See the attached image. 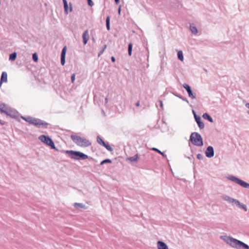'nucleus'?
Returning a JSON list of instances; mask_svg holds the SVG:
<instances>
[{"label":"nucleus","instance_id":"6ab92c4d","mask_svg":"<svg viewBox=\"0 0 249 249\" xmlns=\"http://www.w3.org/2000/svg\"><path fill=\"white\" fill-rule=\"evenodd\" d=\"M175 96L178 97L179 98L181 99L182 100L186 102L187 103H189L188 100L185 97H183L179 94L177 92H173L172 93Z\"/></svg>","mask_w":249,"mask_h":249},{"label":"nucleus","instance_id":"f03ea898","mask_svg":"<svg viewBox=\"0 0 249 249\" xmlns=\"http://www.w3.org/2000/svg\"><path fill=\"white\" fill-rule=\"evenodd\" d=\"M21 118L30 124H33L37 127H41L43 128H47L49 125L48 123L40 119L31 116H21Z\"/></svg>","mask_w":249,"mask_h":249},{"label":"nucleus","instance_id":"de8ad7c7","mask_svg":"<svg viewBox=\"0 0 249 249\" xmlns=\"http://www.w3.org/2000/svg\"><path fill=\"white\" fill-rule=\"evenodd\" d=\"M136 107H139L140 106V101H138L135 104Z\"/></svg>","mask_w":249,"mask_h":249},{"label":"nucleus","instance_id":"f704fd0d","mask_svg":"<svg viewBox=\"0 0 249 249\" xmlns=\"http://www.w3.org/2000/svg\"><path fill=\"white\" fill-rule=\"evenodd\" d=\"M61 64L64 66L65 64V57L61 56Z\"/></svg>","mask_w":249,"mask_h":249},{"label":"nucleus","instance_id":"ddd939ff","mask_svg":"<svg viewBox=\"0 0 249 249\" xmlns=\"http://www.w3.org/2000/svg\"><path fill=\"white\" fill-rule=\"evenodd\" d=\"M7 81V73L6 71H3L1 73L0 79V85H1L3 82H6Z\"/></svg>","mask_w":249,"mask_h":249},{"label":"nucleus","instance_id":"2f4dec72","mask_svg":"<svg viewBox=\"0 0 249 249\" xmlns=\"http://www.w3.org/2000/svg\"><path fill=\"white\" fill-rule=\"evenodd\" d=\"M32 59H33V61L35 62H36L38 61V55L36 53H35L33 54Z\"/></svg>","mask_w":249,"mask_h":249},{"label":"nucleus","instance_id":"b1692460","mask_svg":"<svg viewBox=\"0 0 249 249\" xmlns=\"http://www.w3.org/2000/svg\"><path fill=\"white\" fill-rule=\"evenodd\" d=\"M133 44L132 43H129L128 45V54L129 56H131L132 52Z\"/></svg>","mask_w":249,"mask_h":249},{"label":"nucleus","instance_id":"6e6d98bb","mask_svg":"<svg viewBox=\"0 0 249 249\" xmlns=\"http://www.w3.org/2000/svg\"><path fill=\"white\" fill-rule=\"evenodd\" d=\"M1 85H0V88H1Z\"/></svg>","mask_w":249,"mask_h":249},{"label":"nucleus","instance_id":"c756f323","mask_svg":"<svg viewBox=\"0 0 249 249\" xmlns=\"http://www.w3.org/2000/svg\"><path fill=\"white\" fill-rule=\"evenodd\" d=\"M112 162V160L109 159H106L105 160H103L100 162V165H103L105 163H111Z\"/></svg>","mask_w":249,"mask_h":249},{"label":"nucleus","instance_id":"3c124183","mask_svg":"<svg viewBox=\"0 0 249 249\" xmlns=\"http://www.w3.org/2000/svg\"><path fill=\"white\" fill-rule=\"evenodd\" d=\"M72 7H71V4H70V11L71 12V11H72Z\"/></svg>","mask_w":249,"mask_h":249},{"label":"nucleus","instance_id":"4be33fe9","mask_svg":"<svg viewBox=\"0 0 249 249\" xmlns=\"http://www.w3.org/2000/svg\"><path fill=\"white\" fill-rule=\"evenodd\" d=\"M17 53L16 52H14L11 53L9 55V60L11 61H15L17 58Z\"/></svg>","mask_w":249,"mask_h":249},{"label":"nucleus","instance_id":"79ce46f5","mask_svg":"<svg viewBox=\"0 0 249 249\" xmlns=\"http://www.w3.org/2000/svg\"><path fill=\"white\" fill-rule=\"evenodd\" d=\"M111 60L112 62H115L116 61L115 58L114 56H111Z\"/></svg>","mask_w":249,"mask_h":249},{"label":"nucleus","instance_id":"72a5a7b5","mask_svg":"<svg viewBox=\"0 0 249 249\" xmlns=\"http://www.w3.org/2000/svg\"><path fill=\"white\" fill-rule=\"evenodd\" d=\"M239 208L243 209L245 212L247 211V206L245 204H244L243 203H241V204L239 206Z\"/></svg>","mask_w":249,"mask_h":249},{"label":"nucleus","instance_id":"f3484780","mask_svg":"<svg viewBox=\"0 0 249 249\" xmlns=\"http://www.w3.org/2000/svg\"><path fill=\"white\" fill-rule=\"evenodd\" d=\"M73 206L77 209H86L87 208L86 206L85 205H84L83 203H74L73 204Z\"/></svg>","mask_w":249,"mask_h":249},{"label":"nucleus","instance_id":"ea45409f","mask_svg":"<svg viewBox=\"0 0 249 249\" xmlns=\"http://www.w3.org/2000/svg\"><path fill=\"white\" fill-rule=\"evenodd\" d=\"M194 116L195 120H196L197 118H199V117H200L199 115H197L196 113L195 114V115H194Z\"/></svg>","mask_w":249,"mask_h":249},{"label":"nucleus","instance_id":"9d476101","mask_svg":"<svg viewBox=\"0 0 249 249\" xmlns=\"http://www.w3.org/2000/svg\"><path fill=\"white\" fill-rule=\"evenodd\" d=\"M205 153L206 156L208 158H211L213 157L214 155V151L213 147L212 146H208Z\"/></svg>","mask_w":249,"mask_h":249},{"label":"nucleus","instance_id":"5fc2aeb1","mask_svg":"<svg viewBox=\"0 0 249 249\" xmlns=\"http://www.w3.org/2000/svg\"><path fill=\"white\" fill-rule=\"evenodd\" d=\"M146 49H147V53H148V50L147 48Z\"/></svg>","mask_w":249,"mask_h":249},{"label":"nucleus","instance_id":"5701e85b","mask_svg":"<svg viewBox=\"0 0 249 249\" xmlns=\"http://www.w3.org/2000/svg\"><path fill=\"white\" fill-rule=\"evenodd\" d=\"M151 150L153 151H156V152H158V153L160 154V155H162V156L163 157L166 158V155L163 152H161L160 150L158 148H155V147H153L151 148Z\"/></svg>","mask_w":249,"mask_h":249},{"label":"nucleus","instance_id":"0eeeda50","mask_svg":"<svg viewBox=\"0 0 249 249\" xmlns=\"http://www.w3.org/2000/svg\"><path fill=\"white\" fill-rule=\"evenodd\" d=\"M227 178L231 181L234 182L240 186L245 188H249V183L244 180L234 176L233 175H229Z\"/></svg>","mask_w":249,"mask_h":249},{"label":"nucleus","instance_id":"39448f33","mask_svg":"<svg viewBox=\"0 0 249 249\" xmlns=\"http://www.w3.org/2000/svg\"><path fill=\"white\" fill-rule=\"evenodd\" d=\"M189 141L192 143L196 146H202L203 145V139L198 132H193L190 136Z\"/></svg>","mask_w":249,"mask_h":249},{"label":"nucleus","instance_id":"c03bdc74","mask_svg":"<svg viewBox=\"0 0 249 249\" xmlns=\"http://www.w3.org/2000/svg\"><path fill=\"white\" fill-rule=\"evenodd\" d=\"M160 107L161 108H162L163 107V104H162V102L161 101H160Z\"/></svg>","mask_w":249,"mask_h":249},{"label":"nucleus","instance_id":"20e7f679","mask_svg":"<svg viewBox=\"0 0 249 249\" xmlns=\"http://www.w3.org/2000/svg\"><path fill=\"white\" fill-rule=\"evenodd\" d=\"M65 153L72 159L75 160H84L89 158L88 155L77 151L66 150Z\"/></svg>","mask_w":249,"mask_h":249},{"label":"nucleus","instance_id":"8fccbe9b","mask_svg":"<svg viewBox=\"0 0 249 249\" xmlns=\"http://www.w3.org/2000/svg\"><path fill=\"white\" fill-rule=\"evenodd\" d=\"M105 101V103H107L108 102V99H107V98H106Z\"/></svg>","mask_w":249,"mask_h":249},{"label":"nucleus","instance_id":"c9c22d12","mask_svg":"<svg viewBox=\"0 0 249 249\" xmlns=\"http://www.w3.org/2000/svg\"><path fill=\"white\" fill-rule=\"evenodd\" d=\"M64 11H65V13L66 14H68V4L64 5Z\"/></svg>","mask_w":249,"mask_h":249},{"label":"nucleus","instance_id":"bb28decb","mask_svg":"<svg viewBox=\"0 0 249 249\" xmlns=\"http://www.w3.org/2000/svg\"><path fill=\"white\" fill-rule=\"evenodd\" d=\"M188 96L191 99H195L196 98V94L192 91V90L188 91Z\"/></svg>","mask_w":249,"mask_h":249},{"label":"nucleus","instance_id":"473e14b6","mask_svg":"<svg viewBox=\"0 0 249 249\" xmlns=\"http://www.w3.org/2000/svg\"><path fill=\"white\" fill-rule=\"evenodd\" d=\"M107 47V45H104L103 46L102 49L98 53V57L100 56L103 53L105 50L106 49Z\"/></svg>","mask_w":249,"mask_h":249},{"label":"nucleus","instance_id":"4d7b16f0","mask_svg":"<svg viewBox=\"0 0 249 249\" xmlns=\"http://www.w3.org/2000/svg\"><path fill=\"white\" fill-rule=\"evenodd\" d=\"M12 0L13 1V0Z\"/></svg>","mask_w":249,"mask_h":249},{"label":"nucleus","instance_id":"6e6552de","mask_svg":"<svg viewBox=\"0 0 249 249\" xmlns=\"http://www.w3.org/2000/svg\"><path fill=\"white\" fill-rule=\"evenodd\" d=\"M221 197L223 200L228 201L229 203H231L232 205L235 204L238 207L241 203L238 200L231 198L227 195H223L221 196Z\"/></svg>","mask_w":249,"mask_h":249},{"label":"nucleus","instance_id":"9b49d317","mask_svg":"<svg viewBox=\"0 0 249 249\" xmlns=\"http://www.w3.org/2000/svg\"><path fill=\"white\" fill-rule=\"evenodd\" d=\"M82 38L84 44H87L89 38L88 30H86L83 32L82 34Z\"/></svg>","mask_w":249,"mask_h":249},{"label":"nucleus","instance_id":"e433bc0d","mask_svg":"<svg viewBox=\"0 0 249 249\" xmlns=\"http://www.w3.org/2000/svg\"><path fill=\"white\" fill-rule=\"evenodd\" d=\"M196 157H197V159L198 160H203V156L202 155H201V154H198L197 155H196Z\"/></svg>","mask_w":249,"mask_h":249},{"label":"nucleus","instance_id":"58836bf2","mask_svg":"<svg viewBox=\"0 0 249 249\" xmlns=\"http://www.w3.org/2000/svg\"><path fill=\"white\" fill-rule=\"evenodd\" d=\"M75 74H73L71 76V81L72 83H73L75 80Z\"/></svg>","mask_w":249,"mask_h":249},{"label":"nucleus","instance_id":"4c0bfd02","mask_svg":"<svg viewBox=\"0 0 249 249\" xmlns=\"http://www.w3.org/2000/svg\"><path fill=\"white\" fill-rule=\"evenodd\" d=\"M88 5L90 6H92L94 5V3L92 0H87Z\"/></svg>","mask_w":249,"mask_h":249},{"label":"nucleus","instance_id":"7ed1b4c3","mask_svg":"<svg viewBox=\"0 0 249 249\" xmlns=\"http://www.w3.org/2000/svg\"><path fill=\"white\" fill-rule=\"evenodd\" d=\"M71 139L74 143L80 147H87L91 144L89 141L86 138L76 135H71Z\"/></svg>","mask_w":249,"mask_h":249},{"label":"nucleus","instance_id":"423d86ee","mask_svg":"<svg viewBox=\"0 0 249 249\" xmlns=\"http://www.w3.org/2000/svg\"><path fill=\"white\" fill-rule=\"evenodd\" d=\"M39 139L42 142H43V143H45L46 145L50 146L51 149H54L56 151H58V149L56 148L53 141L51 139V138L49 136L42 135L39 137Z\"/></svg>","mask_w":249,"mask_h":249},{"label":"nucleus","instance_id":"a19ab883","mask_svg":"<svg viewBox=\"0 0 249 249\" xmlns=\"http://www.w3.org/2000/svg\"><path fill=\"white\" fill-rule=\"evenodd\" d=\"M194 116L195 120H196L197 118H199V117H200L199 115H197L196 113L195 114V115H194Z\"/></svg>","mask_w":249,"mask_h":249},{"label":"nucleus","instance_id":"c85d7f7f","mask_svg":"<svg viewBox=\"0 0 249 249\" xmlns=\"http://www.w3.org/2000/svg\"><path fill=\"white\" fill-rule=\"evenodd\" d=\"M182 87L186 89L187 92L192 90L191 87L186 83L183 84Z\"/></svg>","mask_w":249,"mask_h":249},{"label":"nucleus","instance_id":"49530a36","mask_svg":"<svg viewBox=\"0 0 249 249\" xmlns=\"http://www.w3.org/2000/svg\"><path fill=\"white\" fill-rule=\"evenodd\" d=\"M63 0V2L64 3V5L68 4L67 0Z\"/></svg>","mask_w":249,"mask_h":249},{"label":"nucleus","instance_id":"37998d69","mask_svg":"<svg viewBox=\"0 0 249 249\" xmlns=\"http://www.w3.org/2000/svg\"><path fill=\"white\" fill-rule=\"evenodd\" d=\"M246 107L249 109V103H247L246 104ZM247 112L249 115V111H247Z\"/></svg>","mask_w":249,"mask_h":249},{"label":"nucleus","instance_id":"a211bd4d","mask_svg":"<svg viewBox=\"0 0 249 249\" xmlns=\"http://www.w3.org/2000/svg\"><path fill=\"white\" fill-rule=\"evenodd\" d=\"M138 154H136L134 156H132V157H130L129 158H128L127 159V160L131 162H136L137 161L138 159Z\"/></svg>","mask_w":249,"mask_h":249},{"label":"nucleus","instance_id":"09e8293b","mask_svg":"<svg viewBox=\"0 0 249 249\" xmlns=\"http://www.w3.org/2000/svg\"><path fill=\"white\" fill-rule=\"evenodd\" d=\"M114 1L116 4H118L120 2V0H114Z\"/></svg>","mask_w":249,"mask_h":249},{"label":"nucleus","instance_id":"f8f14e48","mask_svg":"<svg viewBox=\"0 0 249 249\" xmlns=\"http://www.w3.org/2000/svg\"><path fill=\"white\" fill-rule=\"evenodd\" d=\"M158 249H169L168 246L163 241H158L157 242Z\"/></svg>","mask_w":249,"mask_h":249},{"label":"nucleus","instance_id":"dca6fc26","mask_svg":"<svg viewBox=\"0 0 249 249\" xmlns=\"http://www.w3.org/2000/svg\"><path fill=\"white\" fill-rule=\"evenodd\" d=\"M202 117L211 123L213 122V119L208 113H204L202 115Z\"/></svg>","mask_w":249,"mask_h":249},{"label":"nucleus","instance_id":"864d4df0","mask_svg":"<svg viewBox=\"0 0 249 249\" xmlns=\"http://www.w3.org/2000/svg\"><path fill=\"white\" fill-rule=\"evenodd\" d=\"M92 40L93 41V42L95 41V39L93 37H92Z\"/></svg>","mask_w":249,"mask_h":249},{"label":"nucleus","instance_id":"412c9836","mask_svg":"<svg viewBox=\"0 0 249 249\" xmlns=\"http://www.w3.org/2000/svg\"><path fill=\"white\" fill-rule=\"evenodd\" d=\"M110 16H108L107 17L106 20L107 29V31H108L110 30Z\"/></svg>","mask_w":249,"mask_h":249},{"label":"nucleus","instance_id":"f257e3e1","mask_svg":"<svg viewBox=\"0 0 249 249\" xmlns=\"http://www.w3.org/2000/svg\"><path fill=\"white\" fill-rule=\"evenodd\" d=\"M220 238L231 247L236 249H249V246L242 241L228 236H221Z\"/></svg>","mask_w":249,"mask_h":249},{"label":"nucleus","instance_id":"1a4fd4ad","mask_svg":"<svg viewBox=\"0 0 249 249\" xmlns=\"http://www.w3.org/2000/svg\"><path fill=\"white\" fill-rule=\"evenodd\" d=\"M7 116H9L12 118L17 119L18 117L19 113L15 109H12L10 107H8L5 113Z\"/></svg>","mask_w":249,"mask_h":249},{"label":"nucleus","instance_id":"393cba45","mask_svg":"<svg viewBox=\"0 0 249 249\" xmlns=\"http://www.w3.org/2000/svg\"><path fill=\"white\" fill-rule=\"evenodd\" d=\"M97 142L98 144L103 146L106 143L99 136L97 137Z\"/></svg>","mask_w":249,"mask_h":249},{"label":"nucleus","instance_id":"a18cd8bd","mask_svg":"<svg viewBox=\"0 0 249 249\" xmlns=\"http://www.w3.org/2000/svg\"><path fill=\"white\" fill-rule=\"evenodd\" d=\"M121 6H120L118 8V13L119 15L121 14Z\"/></svg>","mask_w":249,"mask_h":249},{"label":"nucleus","instance_id":"a878e982","mask_svg":"<svg viewBox=\"0 0 249 249\" xmlns=\"http://www.w3.org/2000/svg\"><path fill=\"white\" fill-rule=\"evenodd\" d=\"M178 59L182 61L183 60L184 57H183V54L182 51H179L178 53Z\"/></svg>","mask_w":249,"mask_h":249},{"label":"nucleus","instance_id":"cd10ccee","mask_svg":"<svg viewBox=\"0 0 249 249\" xmlns=\"http://www.w3.org/2000/svg\"><path fill=\"white\" fill-rule=\"evenodd\" d=\"M103 146L105 147L108 151L110 152H111L113 150V149L108 143L106 142Z\"/></svg>","mask_w":249,"mask_h":249},{"label":"nucleus","instance_id":"2eb2a0df","mask_svg":"<svg viewBox=\"0 0 249 249\" xmlns=\"http://www.w3.org/2000/svg\"><path fill=\"white\" fill-rule=\"evenodd\" d=\"M8 107L5 104L0 102V111L1 113H5Z\"/></svg>","mask_w":249,"mask_h":249},{"label":"nucleus","instance_id":"603ef678","mask_svg":"<svg viewBox=\"0 0 249 249\" xmlns=\"http://www.w3.org/2000/svg\"><path fill=\"white\" fill-rule=\"evenodd\" d=\"M193 115H195V114H196V112L194 110H193Z\"/></svg>","mask_w":249,"mask_h":249},{"label":"nucleus","instance_id":"7c9ffc66","mask_svg":"<svg viewBox=\"0 0 249 249\" xmlns=\"http://www.w3.org/2000/svg\"><path fill=\"white\" fill-rule=\"evenodd\" d=\"M66 51H67V47L65 46L62 49L61 53V56L66 57Z\"/></svg>","mask_w":249,"mask_h":249},{"label":"nucleus","instance_id":"aec40b11","mask_svg":"<svg viewBox=\"0 0 249 249\" xmlns=\"http://www.w3.org/2000/svg\"><path fill=\"white\" fill-rule=\"evenodd\" d=\"M190 29L191 32L194 34H196L198 32L197 28L193 25L190 24Z\"/></svg>","mask_w":249,"mask_h":249},{"label":"nucleus","instance_id":"4468645a","mask_svg":"<svg viewBox=\"0 0 249 249\" xmlns=\"http://www.w3.org/2000/svg\"><path fill=\"white\" fill-rule=\"evenodd\" d=\"M195 121L200 129H202L204 128L205 125L203 122L201 120V117L197 118L196 120Z\"/></svg>","mask_w":249,"mask_h":249}]
</instances>
